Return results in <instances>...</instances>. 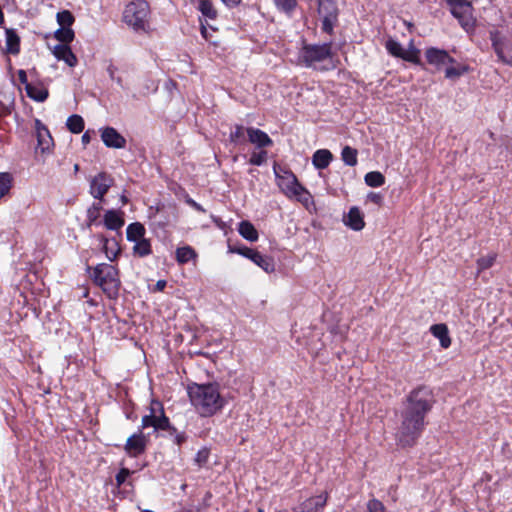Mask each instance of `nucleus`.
I'll return each instance as SVG.
<instances>
[{
    "mask_svg": "<svg viewBox=\"0 0 512 512\" xmlns=\"http://www.w3.org/2000/svg\"><path fill=\"white\" fill-rule=\"evenodd\" d=\"M188 395L192 405L203 417H210L220 411L225 400L216 384H192L188 386Z\"/></svg>",
    "mask_w": 512,
    "mask_h": 512,
    "instance_id": "f03ea898",
    "label": "nucleus"
},
{
    "mask_svg": "<svg viewBox=\"0 0 512 512\" xmlns=\"http://www.w3.org/2000/svg\"><path fill=\"white\" fill-rule=\"evenodd\" d=\"M174 434H175L174 442L177 445H181L186 440V435L184 433H176V431H175L171 435H174Z\"/></svg>",
    "mask_w": 512,
    "mask_h": 512,
    "instance_id": "864d4df0",
    "label": "nucleus"
},
{
    "mask_svg": "<svg viewBox=\"0 0 512 512\" xmlns=\"http://www.w3.org/2000/svg\"><path fill=\"white\" fill-rule=\"evenodd\" d=\"M431 334L439 339L442 348L447 349L451 345L449 330L445 324H434L430 327Z\"/></svg>",
    "mask_w": 512,
    "mask_h": 512,
    "instance_id": "5701e85b",
    "label": "nucleus"
},
{
    "mask_svg": "<svg viewBox=\"0 0 512 512\" xmlns=\"http://www.w3.org/2000/svg\"><path fill=\"white\" fill-rule=\"evenodd\" d=\"M100 242L102 244L103 251L106 255V257L113 261L119 252V248L117 247V243L115 241L112 242V246L110 247V240L106 238L105 236L101 235L99 236Z\"/></svg>",
    "mask_w": 512,
    "mask_h": 512,
    "instance_id": "c756f323",
    "label": "nucleus"
},
{
    "mask_svg": "<svg viewBox=\"0 0 512 512\" xmlns=\"http://www.w3.org/2000/svg\"><path fill=\"white\" fill-rule=\"evenodd\" d=\"M341 156L346 165L355 166L357 164V151L350 146L343 148Z\"/></svg>",
    "mask_w": 512,
    "mask_h": 512,
    "instance_id": "4c0bfd02",
    "label": "nucleus"
},
{
    "mask_svg": "<svg viewBox=\"0 0 512 512\" xmlns=\"http://www.w3.org/2000/svg\"><path fill=\"white\" fill-rule=\"evenodd\" d=\"M121 201L123 204H126L128 200H127L126 196H122Z\"/></svg>",
    "mask_w": 512,
    "mask_h": 512,
    "instance_id": "052dcab7",
    "label": "nucleus"
},
{
    "mask_svg": "<svg viewBox=\"0 0 512 512\" xmlns=\"http://www.w3.org/2000/svg\"><path fill=\"white\" fill-rule=\"evenodd\" d=\"M198 8L201 13L209 19H215L217 17V11L209 0H201Z\"/></svg>",
    "mask_w": 512,
    "mask_h": 512,
    "instance_id": "58836bf2",
    "label": "nucleus"
},
{
    "mask_svg": "<svg viewBox=\"0 0 512 512\" xmlns=\"http://www.w3.org/2000/svg\"><path fill=\"white\" fill-rule=\"evenodd\" d=\"M116 71H117V68L116 66H114L113 64H110L108 67H107V72H108V75L110 77L111 80H114L116 81V83L119 85V86H123L122 85V79L120 77H116L115 74H116Z\"/></svg>",
    "mask_w": 512,
    "mask_h": 512,
    "instance_id": "8fccbe9b",
    "label": "nucleus"
},
{
    "mask_svg": "<svg viewBox=\"0 0 512 512\" xmlns=\"http://www.w3.org/2000/svg\"><path fill=\"white\" fill-rule=\"evenodd\" d=\"M17 75H18L19 81L21 82V84H23L25 86V89H26L27 85L31 84L30 82H28L26 72L24 70L20 69V70H18Z\"/></svg>",
    "mask_w": 512,
    "mask_h": 512,
    "instance_id": "603ef678",
    "label": "nucleus"
},
{
    "mask_svg": "<svg viewBox=\"0 0 512 512\" xmlns=\"http://www.w3.org/2000/svg\"><path fill=\"white\" fill-rule=\"evenodd\" d=\"M146 233L145 227L140 222H134L128 225L126 229V237L130 242H136L144 238Z\"/></svg>",
    "mask_w": 512,
    "mask_h": 512,
    "instance_id": "a878e982",
    "label": "nucleus"
},
{
    "mask_svg": "<svg viewBox=\"0 0 512 512\" xmlns=\"http://www.w3.org/2000/svg\"><path fill=\"white\" fill-rule=\"evenodd\" d=\"M54 37L62 42V44H68L73 41L75 34L71 28L60 27L54 33Z\"/></svg>",
    "mask_w": 512,
    "mask_h": 512,
    "instance_id": "f704fd0d",
    "label": "nucleus"
},
{
    "mask_svg": "<svg viewBox=\"0 0 512 512\" xmlns=\"http://www.w3.org/2000/svg\"><path fill=\"white\" fill-rule=\"evenodd\" d=\"M434 402L432 390L427 386H419L408 394L396 433V440L400 446L411 447L416 443L424 430L425 418Z\"/></svg>",
    "mask_w": 512,
    "mask_h": 512,
    "instance_id": "f257e3e1",
    "label": "nucleus"
},
{
    "mask_svg": "<svg viewBox=\"0 0 512 512\" xmlns=\"http://www.w3.org/2000/svg\"><path fill=\"white\" fill-rule=\"evenodd\" d=\"M344 223L354 231L362 230L365 226V221L360 209L356 206L351 207L347 216L344 218Z\"/></svg>",
    "mask_w": 512,
    "mask_h": 512,
    "instance_id": "6ab92c4d",
    "label": "nucleus"
},
{
    "mask_svg": "<svg viewBox=\"0 0 512 512\" xmlns=\"http://www.w3.org/2000/svg\"><path fill=\"white\" fill-rule=\"evenodd\" d=\"M229 252L236 253L250 259L267 273H271L275 270L273 258L264 256L252 248L246 246H229Z\"/></svg>",
    "mask_w": 512,
    "mask_h": 512,
    "instance_id": "6e6552de",
    "label": "nucleus"
},
{
    "mask_svg": "<svg viewBox=\"0 0 512 512\" xmlns=\"http://www.w3.org/2000/svg\"><path fill=\"white\" fill-rule=\"evenodd\" d=\"M333 156L327 149L317 150L312 157V163L317 169H325L329 166Z\"/></svg>",
    "mask_w": 512,
    "mask_h": 512,
    "instance_id": "393cba45",
    "label": "nucleus"
},
{
    "mask_svg": "<svg viewBox=\"0 0 512 512\" xmlns=\"http://www.w3.org/2000/svg\"><path fill=\"white\" fill-rule=\"evenodd\" d=\"M102 209V205L100 202L93 203L92 206L87 211V220L88 225H92L100 216V211Z\"/></svg>",
    "mask_w": 512,
    "mask_h": 512,
    "instance_id": "37998d69",
    "label": "nucleus"
},
{
    "mask_svg": "<svg viewBox=\"0 0 512 512\" xmlns=\"http://www.w3.org/2000/svg\"><path fill=\"white\" fill-rule=\"evenodd\" d=\"M246 133L248 140L258 148L268 147L273 144V141L268 134L258 128H247Z\"/></svg>",
    "mask_w": 512,
    "mask_h": 512,
    "instance_id": "f3484780",
    "label": "nucleus"
},
{
    "mask_svg": "<svg viewBox=\"0 0 512 512\" xmlns=\"http://www.w3.org/2000/svg\"><path fill=\"white\" fill-rule=\"evenodd\" d=\"M122 212L108 210L104 215V225L109 230H118L124 225Z\"/></svg>",
    "mask_w": 512,
    "mask_h": 512,
    "instance_id": "b1692460",
    "label": "nucleus"
},
{
    "mask_svg": "<svg viewBox=\"0 0 512 512\" xmlns=\"http://www.w3.org/2000/svg\"><path fill=\"white\" fill-rule=\"evenodd\" d=\"M56 18L60 27L66 28H70L75 21L73 14L68 10L58 12Z\"/></svg>",
    "mask_w": 512,
    "mask_h": 512,
    "instance_id": "ea45409f",
    "label": "nucleus"
},
{
    "mask_svg": "<svg viewBox=\"0 0 512 512\" xmlns=\"http://www.w3.org/2000/svg\"><path fill=\"white\" fill-rule=\"evenodd\" d=\"M66 125L70 132L78 134L84 129V120L80 115L74 114L68 117Z\"/></svg>",
    "mask_w": 512,
    "mask_h": 512,
    "instance_id": "2f4dec72",
    "label": "nucleus"
},
{
    "mask_svg": "<svg viewBox=\"0 0 512 512\" xmlns=\"http://www.w3.org/2000/svg\"><path fill=\"white\" fill-rule=\"evenodd\" d=\"M267 160V152L261 150L259 152H253L250 156L249 163L252 165L260 166Z\"/></svg>",
    "mask_w": 512,
    "mask_h": 512,
    "instance_id": "a18cd8bd",
    "label": "nucleus"
},
{
    "mask_svg": "<svg viewBox=\"0 0 512 512\" xmlns=\"http://www.w3.org/2000/svg\"><path fill=\"white\" fill-rule=\"evenodd\" d=\"M298 62L305 67L322 71L334 68L332 42L304 44L299 50Z\"/></svg>",
    "mask_w": 512,
    "mask_h": 512,
    "instance_id": "7ed1b4c3",
    "label": "nucleus"
},
{
    "mask_svg": "<svg viewBox=\"0 0 512 512\" xmlns=\"http://www.w3.org/2000/svg\"><path fill=\"white\" fill-rule=\"evenodd\" d=\"M318 15L321 19V29L327 34H332L338 23L339 9L337 0H317Z\"/></svg>",
    "mask_w": 512,
    "mask_h": 512,
    "instance_id": "0eeeda50",
    "label": "nucleus"
},
{
    "mask_svg": "<svg viewBox=\"0 0 512 512\" xmlns=\"http://www.w3.org/2000/svg\"><path fill=\"white\" fill-rule=\"evenodd\" d=\"M12 187V176L7 172L0 173V200L9 193Z\"/></svg>",
    "mask_w": 512,
    "mask_h": 512,
    "instance_id": "e433bc0d",
    "label": "nucleus"
},
{
    "mask_svg": "<svg viewBox=\"0 0 512 512\" xmlns=\"http://www.w3.org/2000/svg\"><path fill=\"white\" fill-rule=\"evenodd\" d=\"M452 15L458 19L462 28L470 32L475 27V19L472 15V6L467 0L455 1L448 4Z\"/></svg>",
    "mask_w": 512,
    "mask_h": 512,
    "instance_id": "1a4fd4ad",
    "label": "nucleus"
},
{
    "mask_svg": "<svg viewBox=\"0 0 512 512\" xmlns=\"http://www.w3.org/2000/svg\"><path fill=\"white\" fill-rule=\"evenodd\" d=\"M489 37L498 59L512 66V42L502 36L498 30L490 31Z\"/></svg>",
    "mask_w": 512,
    "mask_h": 512,
    "instance_id": "9d476101",
    "label": "nucleus"
},
{
    "mask_svg": "<svg viewBox=\"0 0 512 512\" xmlns=\"http://www.w3.org/2000/svg\"><path fill=\"white\" fill-rule=\"evenodd\" d=\"M245 132L246 129L242 125H236L233 130H231L229 139L232 143L239 144L245 141Z\"/></svg>",
    "mask_w": 512,
    "mask_h": 512,
    "instance_id": "79ce46f5",
    "label": "nucleus"
},
{
    "mask_svg": "<svg viewBox=\"0 0 512 512\" xmlns=\"http://www.w3.org/2000/svg\"><path fill=\"white\" fill-rule=\"evenodd\" d=\"M197 257L196 251L191 246L177 248L176 260L179 264H186Z\"/></svg>",
    "mask_w": 512,
    "mask_h": 512,
    "instance_id": "cd10ccee",
    "label": "nucleus"
},
{
    "mask_svg": "<svg viewBox=\"0 0 512 512\" xmlns=\"http://www.w3.org/2000/svg\"><path fill=\"white\" fill-rule=\"evenodd\" d=\"M228 6H237L241 0H222Z\"/></svg>",
    "mask_w": 512,
    "mask_h": 512,
    "instance_id": "4d7b16f0",
    "label": "nucleus"
},
{
    "mask_svg": "<svg viewBox=\"0 0 512 512\" xmlns=\"http://www.w3.org/2000/svg\"><path fill=\"white\" fill-rule=\"evenodd\" d=\"M367 198L375 203V204H381L382 200H383V197L381 194L379 193H375V192H370L368 195H367Z\"/></svg>",
    "mask_w": 512,
    "mask_h": 512,
    "instance_id": "3c124183",
    "label": "nucleus"
},
{
    "mask_svg": "<svg viewBox=\"0 0 512 512\" xmlns=\"http://www.w3.org/2000/svg\"><path fill=\"white\" fill-rule=\"evenodd\" d=\"M420 51L419 49L415 48L412 43L410 44V47L408 49H404V52L401 56V59L420 65V57H419Z\"/></svg>",
    "mask_w": 512,
    "mask_h": 512,
    "instance_id": "c9c22d12",
    "label": "nucleus"
},
{
    "mask_svg": "<svg viewBox=\"0 0 512 512\" xmlns=\"http://www.w3.org/2000/svg\"><path fill=\"white\" fill-rule=\"evenodd\" d=\"M152 427L154 431H167L172 434L176 431L171 426L169 418L164 413L161 402L152 400L149 406V414L142 417L141 428L146 429Z\"/></svg>",
    "mask_w": 512,
    "mask_h": 512,
    "instance_id": "39448f33",
    "label": "nucleus"
},
{
    "mask_svg": "<svg viewBox=\"0 0 512 512\" xmlns=\"http://www.w3.org/2000/svg\"><path fill=\"white\" fill-rule=\"evenodd\" d=\"M36 131H37V140H38V148L41 152H47L50 150V147L53 143L52 137L50 135L49 130L41 123L40 120L35 121Z\"/></svg>",
    "mask_w": 512,
    "mask_h": 512,
    "instance_id": "a211bd4d",
    "label": "nucleus"
},
{
    "mask_svg": "<svg viewBox=\"0 0 512 512\" xmlns=\"http://www.w3.org/2000/svg\"><path fill=\"white\" fill-rule=\"evenodd\" d=\"M187 203L192 207L194 208L195 210L197 211H200V212H205V209L199 204L197 203L196 201H194L193 199H188L187 200Z\"/></svg>",
    "mask_w": 512,
    "mask_h": 512,
    "instance_id": "5fc2aeb1",
    "label": "nucleus"
},
{
    "mask_svg": "<svg viewBox=\"0 0 512 512\" xmlns=\"http://www.w3.org/2000/svg\"><path fill=\"white\" fill-rule=\"evenodd\" d=\"M25 91L27 96L36 102H44L49 96L48 89L41 82L27 85Z\"/></svg>",
    "mask_w": 512,
    "mask_h": 512,
    "instance_id": "aec40b11",
    "label": "nucleus"
},
{
    "mask_svg": "<svg viewBox=\"0 0 512 512\" xmlns=\"http://www.w3.org/2000/svg\"><path fill=\"white\" fill-rule=\"evenodd\" d=\"M238 232L244 239L250 242L257 241L259 237L254 225L246 220L239 223Z\"/></svg>",
    "mask_w": 512,
    "mask_h": 512,
    "instance_id": "bb28decb",
    "label": "nucleus"
},
{
    "mask_svg": "<svg viewBox=\"0 0 512 512\" xmlns=\"http://www.w3.org/2000/svg\"><path fill=\"white\" fill-rule=\"evenodd\" d=\"M425 57L428 64L434 66L438 71L446 67L448 64L456 63V60L451 57L447 51L434 47L426 50Z\"/></svg>",
    "mask_w": 512,
    "mask_h": 512,
    "instance_id": "f8f14e48",
    "label": "nucleus"
},
{
    "mask_svg": "<svg viewBox=\"0 0 512 512\" xmlns=\"http://www.w3.org/2000/svg\"><path fill=\"white\" fill-rule=\"evenodd\" d=\"M101 139L109 148L121 149L126 146V139L113 127L104 128Z\"/></svg>",
    "mask_w": 512,
    "mask_h": 512,
    "instance_id": "2eb2a0df",
    "label": "nucleus"
},
{
    "mask_svg": "<svg viewBox=\"0 0 512 512\" xmlns=\"http://www.w3.org/2000/svg\"><path fill=\"white\" fill-rule=\"evenodd\" d=\"M53 55L58 60L64 61L69 67H75L78 63L76 55L66 44H57L52 50Z\"/></svg>",
    "mask_w": 512,
    "mask_h": 512,
    "instance_id": "dca6fc26",
    "label": "nucleus"
},
{
    "mask_svg": "<svg viewBox=\"0 0 512 512\" xmlns=\"http://www.w3.org/2000/svg\"><path fill=\"white\" fill-rule=\"evenodd\" d=\"M274 172L278 179V186L287 196H296L300 198L303 193L308 194L292 172L283 171V175H280L276 167H274Z\"/></svg>",
    "mask_w": 512,
    "mask_h": 512,
    "instance_id": "9b49d317",
    "label": "nucleus"
},
{
    "mask_svg": "<svg viewBox=\"0 0 512 512\" xmlns=\"http://www.w3.org/2000/svg\"><path fill=\"white\" fill-rule=\"evenodd\" d=\"M149 4L145 0H135L126 5L123 19L135 30H145L148 23Z\"/></svg>",
    "mask_w": 512,
    "mask_h": 512,
    "instance_id": "423d86ee",
    "label": "nucleus"
},
{
    "mask_svg": "<svg viewBox=\"0 0 512 512\" xmlns=\"http://www.w3.org/2000/svg\"><path fill=\"white\" fill-rule=\"evenodd\" d=\"M368 512H386L384 504L378 499H371L367 503Z\"/></svg>",
    "mask_w": 512,
    "mask_h": 512,
    "instance_id": "49530a36",
    "label": "nucleus"
},
{
    "mask_svg": "<svg viewBox=\"0 0 512 512\" xmlns=\"http://www.w3.org/2000/svg\"><path fill=\"white\" fill-rule=\"evenodd\" d=\"M112 184L113 179L109 175L99 173L90 183V193L94 198L102 200Z\"/></svg>",
    "mask_w": 512,
    "mask_h": 512,
    "instance_id": "ddd939ff",
    "label": "nucleus"
},
{
    "mask_svg": "<svg viewBox=\"0 0 512 512\" xmlns=\"http://www.w3.org/2000/svg\"><path fill=\"white\" fill-rule=\"evenodd\" d=\"M90 277L99 286L103 293L110 299H116L119 295L121 280L118 269L107 263L97 264L94 268L88 267Z\"/></svg>",
    "mask_w": 512,
    "mask_h": 512,
    "instance_id": "20e7f679",
    "label": "nucleus"
},
{
    "mask_svg": "<svg viewBox=\"0 0 512 512\" xmlns=\"http://www.w3.org/2000/svg\"><path fill=\"white\" fill-rule=\"evenodd\" d=\"M201 34H202V36H203L205 39H207V29H206V27H205V26H202V28H201Z\"/></svg>",
    "mask_w": 512,
    "mask_h": 512,
    "instance_id": "bf43d9fd",
    "label": "nucleus"
},
{
    "mask_svg": "<svg viewBox=\"0 0 512 512\" xmlns=\"http://www.w3.org/2000/svg\"><path fill=\"white\" fill-rule=\"evenodd\" d=\"M165 286H166V282L164 280H159L156 283V287L158 290H163Z\"/></svg>",
    "mask_w": 512,
    "mask_h": 512,
    "instance_id": "13d9d810",
    "label": "nucleus"
},
{
    "mask_svg": "<svg viewBox=\"0 0 512 512\" xmlns=\"http://www.w3.org/2000/svg\"><path fill=\"white\" fill-rule=\"evenodd\" d=\"M327 501V495L321 494L305 500L301 512H322Z\"/></svg>",
    "mask_w": 512,
    "mask_h": 512,
    "instance_id": "412c9836",
    "label": "nucleus"
},
{
    "mask_svg": "<svg viewBox=\"0 0 512 512\" xmlns=\"http://www.w3.org/2000/svg\"><path fill=\"white\" fill-rule=\"evenodd\" d=\"M208 458H209V450L207 448H202L197 452V454L195 456V462L199 466H203L204 464L207 463Z\"/></svg>",
    "mask_w": 512,
    "mask_h": 512,
    "instance_id": "de8ad7c7",
    "label": "nucleus"
},
{
    "mask_svg": "<svg viewBox=\"0 0 512 512\" xmlns=\"http://www.w3.org/2000/svg\"><path fill=\"white\" fill-rule=\"evenodd\" d=\"M78 169H79V166H78V164H76V165L74 166V170H75V171H78Z\"/></svg>",
    "mask_w": 512,
    "mask_h": 512,
    "instance_id": "680f3d73",
    "label": "nucleus"
},
{
    "mask_svg": "<svg viewBox=\"0 0 512 512\" xmlns=\"http://www.w3.org/2000/svg\"><path fill=\"white\" fill-rule=\"evenodd\" d=\"M456 65L454 64H448L446 66V69H445V77L447 79H451V80H454V79H457L459 78L460 76H462L463 74H465L466 72H468L469 68L468 66L466 65H461V64H457L455 63Z\"/></svg>",
    "mask_w": 512,
    "mask_h": 512,
    "instance_id": "c85d7f7f",
    "label": "nucleus"
},
{
    "mask_svg": "<svg viewBox=\"0 0 512 512\" xmlns=\"http://www.w3.org/2000/svg\"><path fill=\"white\" fill-rule=\"evenodd\" d=\"M129 475L130 471L127 468L120 469V471L117 473L115 477L117 486H121L122 484H124Z\"/></svg>",
    "mask_w": 512,
    "mask_h": 512,
    "instance_id": "09e8293b",
    "label": "nucleus"
},
{
    "mask_svg": "<svg viewBox=\"0 0 512 512\" xmlns=\"http://www.w3.org/2000/svg\"><path fill=\"white\" fill-rule=\"evenodd\" d=\"M276 7L286 13H290L296 7V0H274Z\"/></svg>",
    "mask_w": 512,
    "mask_h": 512,
    "instance_id": "c03bdc74",
    "label": "nucleus"
},
{
    "mask_svg": "<svg viewBox=\"0 0 512 512\" xmlns=\"http://www.w3.org/2000/svg\"><path fill=\"white\" fill-rule=\"evenodd\" d=\"M365 183L370 187H380L385 183V177L378 171L368 172L364 177Z\"/></svg>",
    "mask_w": 512,
    "mask_h": 512,
    "instance_id": "72a5a7b5",
    "label": "nucleus"
},
{
    "mask_svg": "<svg viewBox=\"0 0 512 512\" xmlns=\"http://www.w3.org/2000/svg\"><path fill=\"white\" fill-rule=\"evenodd\" d=\"M133 253L139 257H145L152 253L151 242L149 239L143 238L134 242Z\"/></svg>",
    "mask_w": 512,
    "mask_h": 512,
    "instance_id": "7c9ffc66",
    "label": "nucleus"
},
{
    "mask_svg": "<svg viewBox=\"0 0 512 512\" xmlns=\"http://www.w3.org/2000/svg\"><path fill=\"white\" fill-rule=\"evenodd\" d=\"M497 254L489 253L488 255L482 256L477 259V273H481L482 271L489 269L492 267L496 261Z\"/></svg>",
    "mask_w": 512,
    "mask_h": 512,
    "instance_id": "473e14b6",
    "label": "nucleus"
},
{
    "mask_svg": "<svg viewBox=\"0 0 512 512\" xmlns=\"http://www.w3.org/2000/svg\"><path fill=\"white\" fill-rule=\"evenodd\" d=\"M5 49L12 55H17L20 52V37L15 29L7 28L5 30Z\"/></svg>",
    "mask_w": 512,
    "mask_h": 512,
    "instance_id": "4be33fe9",
    "label": "nucleus"
},
{
    "mask_svg": "<svg viewBox=\"0 0 512 512\" xmlns=\"http://www.w3.org/2000/svg\"><path fill=\"white\" fill-rule=\"evenodd\" d=\"M146 446L147 438L140 430L127 439L124 450L130 457H137L145 452Z\"/></svg>",
    "mask_w": 512,
    "mask_h": 512,
    "instance_id": "4468645a",
    "label": "nucleus"
},
{
    "mask_svg": "<svg viewBox=\"0 0 512 512\" xmlns=\"http://www.w3.org/2000/svg\"><path fill=\"white\" fill-rule=\"evenodd\" d=\"M81 140H82V143H83L84 145H87L88 143H90V141H91V135H90V131H89V130H87V131L82 135Z\"/></svg>",
    "mask_w": 512,
    "mask_h": 512,
    "instance_id": "6e6d98bb",
    "label": "nucleus"
},
{
    "mask_svg": "<svg viewBox=\"0 0 512 512\" xmlns=\"http://www.w3.org/2000/svg\"><path fill=\"white\" fill-rule=\"evenodd\" d=\"M257 512H264L262 508H259Z\"/></svg>",
    "mask_w": 512,
    "mask_h": 512,
    "instance_id": "e2e57ef3",
    "label": "nucleus"
},
{
    "mask_svg": "<svg viewBox=\"0 0 512 512\" xmlns=\"http://www.w3.org/2000/svg\"><path fill=\"white\" fill-rule=\"evenodd\" d=\"M385 48L392 56L397 58H401L404 52V48L402 47V45L393 39H388L386 41Z\"/></svg>",
    "mask_w": 512,
    "mask_h": 512,
    "instance_id": "a19ab883",
    "label": "nucleus"
}]
</instances>
